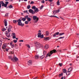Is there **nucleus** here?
<instances>
[{
	"label": "nucleus",
	"instance_id": "obj_59",
	"mask_svg": "<svg viewBox=\"0 0 79 79\" xmlns=\"http://www.w3.org/2000/svg\"><path fill=\"white\" fill-rule=\"evenodd\" d=\"M60 18H61V19H63V20H64V19H63V18L61 17H60Z\"/></svg>",
	"mask_w": 79,
	"mask_h": 79
},
{
	"label": "nucleus",
	"instance_id": "obj_42",
	"mask_svg": "<svg viewBox=\"0 0 79 79\" xmlns=\"http://www.w3.org/2000/svg\"><path fill=\"white\" fill-rule=\"evenodd\" d=\"M62 64H63L62 63H59V66H60V67L62 66Z\"/></svg>",
	"mask_w": 79,
	"mask_h": 79
},
{
	"label": "nucleus",
	"instance_id": "obj_32",
	"mask_svg": "<svg viewBox=\"0 0 79 79\" xmlns=\"http://www.w3.org/2000/svg\"><path fill=\"white\" fill-rule=\"evenodd\" d=\"M46 34L47 36L48 35H49V32H48V31H46Z\"/></svg>",
	"mask_w": 79,
	"mask_h": 79
},
{
	"label": "nucleus",
	"instance_id": "obj_5",
	"mask_svg": "<svg viewBox=\"0 0 79 79\" xmlns=\"http://www.w3.org/2000/svg\"><path fill=\"white\" fill-rule=\"evenodd\" d=\"M36 47L37 48H40L41 47V44L39 43H35Z\"/></svg>",
	"mask_w": 79,
	"mask_h": 79
},
{
	"label": "nucleus",
	"instance_id": "obj_51",
	"mask_svg": "<svg viewBox=\"0 0 79 79\" xmlns=\"http://www.w3.org/2000/svg\"><path fill=\"white\" fill-rule=\"evenodd\" d=\"M13 39H16V36H14L13 37Z\"/></svg>",
	"mask_w": 79,
	"mask_h": 79
},
{
	"label": "nucleus",
	"instance_id": "obj_21",
	"mask_svg": "<svg viewBox=\"0 0 79 79\" xmlns=\"http://www.w3.org/2000/svg\"><path fill=\"white\" fill-rule=\"evenodd\" d=\"M64 36L60 37L58 38V39H57L56 40H58V39H64Z\"/></svg>",
	"mask_w": 79,
	"mask_h": 79
},
{
	"label": "nucleus",
	"instance_id": "obj_52",
	"mask_svg": "<svg viewBox=\"0 0 79 79\" xmlns=\"http://www.w3.org/2000/svg\"><path fill=\"white\" fill-rule=\"evenodd\" d=\"M12 35H13L14 36H15L16 35L15 34V33H12Z\"/></svg>",
	"mask_w": 79,
	"mask_h": 79
},
{
	"label": "nucleus",
	"instance_id": "obj_18",
	"mask_svg": "<svg viewBox=\"0 0 79 79\" xmlns=\"http://www.w3.org/2000/svg\"><path fill=\"white\" fill-rule=\"evenodd\" d=\"M44 57H45V55H43L42 56L40 57V59L42 60V59L44 58Z\"/></svg>",
	"mask_w": 79,
	"mask_h": 79
},
{
	"label": "nucleus",
	"instance_id": "obj_17",
	"mask_svg": "<svg viewBox=\"0 0 79 79\" xmlns=\"http://www.w3.org/2000/svg\"><path fill=\"white\" fill-rule=\"evenodd\" d=\"M9 3V2H5V7H6L7 6V5Z\"/></svg>",
	"mask_w": 79,
	"mask_h": 79
},
{
	"label": "nucleus",
	"instance_id": "obj_24",
	"mask_svg": "<svg viewBox=\"0 0 79 79\" xmlns=\"http://www.w3.org/2000/svg\"><path fill=\"white\" fill-rule=\"evenodd\" d=\"M2 49H5L6 48V45L4 44L2 46Z\"/></svg>",
	"mask_w": 79,
	"mask_h": 79
},
{
	"label": "nucleus",
	"instance_id": "obj_26",
	"mask_svg": "<svg viewBox=\"0 0 79 79\" xmlns=\"http://www.w3.org/2000/svg\"><path fill=\"white\" fill-rule=\"evenodd\" d=\"M26 18H22L21 19V20H22L23 21H26Z\"/></svg>",
	"mask_w": 79,
	"mask_h": 79
},
{
	"label": "nucleus",
	"instance_id": "obj_34",
	"mask_svg": "<svg viewBox=\"0 0 79 79\" xmlns=\"http://www.w3.org/2000/svg\"><path fill=\"white\" fill-rule=\"evenodd\" d=\"M63 75V73H61L59 75V76H62Z\"/></svg>",
	"mask_w": 79,
	"mask_h": 79
},
{
	"label": "nucleus",
	"instance_id": "obj_29",
	"mask_svg": "<svg viewBox=\"0 0 79 79\" xmlns=\"http://www.w3.org/2000/svg\"><path fill=\"white\" fill-rule=\"evenodd\" d=\"M68 71H70V72H71V71H72V68H69V69H68Z\"/></svg>",
	"mask_w": 79,
	"mask_h": 79
},
{
	"label": "nucleus",
	"instance_id": "obj_33",
	"mask_svg": "<svg viewBox=\"0 0 79 79\" xmlns=\"http://www.w3.org/2000/svg\"><path fill=\"white\" fill-rule=\"evenodd\" d=\"M25 19H28L29 18V16L28 15H26L25 16Z\"/></svg>",
	"mask_w": 79,
	"mask_h": 79
},
{
	"label": "nucleus",
	"instance_id": "obj_13",
	"mask_svg": "<svg viewBox=\"0 0 79 79\" xmlns=\"http://www.w3.org/2000/svg\"><path fill=\"white\" fill-rule=\"evenodd\" d=\"M4 25L5 26H7V21L6 20V19H5L4 21Z\"/></svg>",
	"mask_w": 79,
	"mask_h": 79
},
{
	"label": "nucleus",
	"instance_id": "obj_38",
	"mask_svg": "<svg viewBox=\"0 0 79 79\" xmlns=\"http://www.w3.org/2000/svg\"><path fill=\"white\" fill-rule=\"evenodd\" d=\"M10 46H11V48H14V47H15V45L14 44H13Z\"/></svg>",
	"mask_w": 79,
	"mask_h": 79
},
{
	"label": "nucleus",
	"instance_id": "obj_49",
	"mask_svg": "<svg viewBox=\"0 0 79 79\" xmlns=\"http://www.w3.org/2000/svg\"><path fill=\"white\" fill-rule=\"evenodd\" d=\"M8 13H6L5 15V16H8Z\"/></svg>",
	"mask_w": 79,
	"mask_h": 79
},
{
	"label": "nucleus",
	"instance_id": "obj_30",
	"mask_svg": "<svg viewBox=\"0 0 79 79\" xmlns=\"http://www.w3.org/2000/svg\"><path fill=\"white\" fill-rule=\"evenodd\" d=\"M6 30V29L5 28H3L2 29V31H5Z\"/></svg>",
	"mask_w": 79,
	"mask_h": 79
},
{
	"label": "nucleus",
	"instance_id": "obj_3",
	"mask_svg": "<svg viewBox=\"0 0 79 79\" xmlns=\"http://www.w3.org/2000/svg\"><path fill=\"white\" fill-rule=\"evenodd\" d=\"M64 32L60 33V32H58L54 33L52 35H53V37H56V35H59V36H61V35H64Z\"/></svg>",
	"mask_w": 79,
	"mask_h": 79
},
{
	"label": "nucleus",
	"instance_id": "obj_46",
	"mask_svg": "<svg viewBox=\"0 0 79 79\" xmlns=\"http://www.w3.org/2000/svg\"><path fill=\"white\" fill-rule=\"evenodd\" d=\"M41 3H45V1L44 0L42 1Z\"/></svg>",
	"mask_w": 79,
	"mask_h": 79
},
{
	"label": "nucleus",
	"instance_id": "obj_14",
	"mask_svg": "<svg viewBox=\"0 0 79 79\" xmlns=\"http://www.w3.org/2000/svg\"><path fill=\"white\" fill-rule=\"evenodd\" d=\"M32 61L30 60L28 62L27 64L28 65H31L32 64Z\"/></svg>",
	"mask_w": 79,
	"mask_h": 79
},
{
	"label": "nucleus",
	"instance_id": "obj_58",
	"mask_svg": "<svg viewBox=\"0 0 79 79\" xmlns=\"http://www.w3.org/2000/svg\"><path fill=\"white\" fill-rule=\"evenodd\" d=\"M2 46V44L0 43V47H1Z\"/></svg>",
	"mask_w": 79,
	"mask_h": 79
},
{
	"label": "nucleus",
	"instance_id": "obj_23",
	"mask_svg": "<svg viewBox=\"0 0 79 79\" xmlns=\"http://www.w3.org/2000/svg\"><path fill=\"white\" fill-rule=\"evenodd\" d=\"M17 21L16 20H13V23L14 24H16L17 23Z\"/></svg>",
	"mask_w": 79,
	"mask_h": 79
},
{
	"label": "nucleus",
	"instance_id": "obj_15",
	"mask_svg": "<svg viewBox=\"0 0 79 79\" xmlns=\"http://www.w3.org/2000/svg\"><path fill=\"white\" fill-rule=\"evenodd\" d=\"M8 58H9V59H11V60L12 61H14V59H13V58H12V56H8Z\"/></svg>",
	"mask_w": 79,
	"mask_h": 79
},
{
	"label": "nucleus",
	"instance_id": "obj_19",
	"mask_svg": "<svg viewBox=\"0 0 79 79\" xmlns=\"http://www.w3.org/2000/svg\"><path fill=\"white\" fill-rule=\"evenodd\" d=\"M50 17H51L52 18H53L54 17V18H58V19H60V18L59 17H58L56 16H54V15H51L49 16Z\"/></svg>",
	"mask_w": 79,
	"mask_h": 79
},
{
	"label": "nucleus",
	"instance_id": "obj_25",
	"mask_svg": "<svg viewBox=\"0 0 79 79\" xmlns=\"http://www.w3.org/2000/svg\"><path fill=\"white\" fill-rule=\"evenodd\" d=\"M39 58V56L38 55H36L35 56V59H38Z\"/></svg>",
	"mask_w": 79,
	"mask_h": 79
},
{
	"label": "nucleus",
	"instance_id": "obj_57",
	"mask_svg": "<svg viewBox=\"0 0 79 79\" xmlns=\"http://www.w3.org/2000/svg\"><path fill=\"white\" fill-rule=\"evenodd\" d=\"M64 79H66V77H65V76H64Z\"/></svg>",
	"mask_w": 79,
	"mask_h": 79
},
{
	"label": "nucleus",
	"instance_id": "obj_43",
	"mask_svg": "<svg viewBox=\"0 0 79 79\" xmlns=\"http://www.w3.org/2000/svg\"><path fill=\"white\" fill-rule=\"evenodd\" d=\"M34 2L33 1H31L30 2V4L31 5L32 4H34Z\"/></svg>",
	"mask_w": 79,
	"mask_h": 79
},
{
	"label": "nucleus",
	"instance_id": "obj_9",
	"mask_svg": "<svg viewBox=\"0 0 79 79\" xmlns=\"http://www.w3.org/2000/svg\"><path fill=\"white\" fill-rule=\"evenodd\" d=\"M13 58V59L14 60V61H13V62H15V61H18V58L16 56H14Z\"/></svg>",
	"mask_w": 79,
	"mask_h": 79
},
{
	"label": "nucleus",
	"instance_id": "obj_53",
	"mask_svg": "<svg viewBox=\"0 0 79 79\" xmlns=\"http://www.w3.org/2000/svg\"><path fill=\"white\" fill-rule=\"evenodd\" d=\"M6 52H8V49L6 48Z\"/></svg>",
	"mask_w": 79,
	"mask_h": 79
},
{
	"label": "nucleus",
	"instance_id": "obj_4",
	"mask_svg": "<svg viewBox=\"0 0 79 79\" xmlns=\"http://www.w3.org/2000/svg\"><path fill=\"white\" fill-rule=\"evenodd\" d=\"M18 23V26H22V27H23L24 26V23H22V22H21V18H20L19 19L17 20Z\"/></svg>",
	"mask_w": 79,
	"mask_h": 79
},
{
	"label": "nucleus",
	"instance_id": "obj_35",
	"mask_svg": "<svg viewBox=\"0 0 79 79\" xmlns=\"http://www.w3.org/2000/svg\"><path fill=\"white\" fill-rule=\"evenodd\" d=\"M13 8V6H12V5H10L9 6V8Z\"/></svg>",
	"mask_w": 79,
	"mask_h": 79
},
{
	"label": "nucleus",
	"instance_id": "obj_2",
	"mask_svg": "<svg viewBox=\"0 0 79 79\" xmlns=\"http://www.w3.org/2000/svg\"><path fill=\"white\" fill-rule=\"evenodd\" d=\"M56 50L55 49H54L52 51H51L50 52H48L47 55H46V56L45 57V58H47V57H48V56H51V55H52L53 53H56Z\"/></svg>",
	"mask_w": 79,
	"mask_h": 79
},
{
	"label": "nucleus",
	"instance_id": "obj_45",
	"mask_svg": "<svg viewBox=\"0 0 79 79\" xmlns=\"http://www.w3.org/2000/svg\"><path fill=\"white\" fill-rule=\"evenodd\" d=\"M17 40H14V43H16V42H17Z\"/></svg>",
	"mask_w": 79,
	"mask_h": 79
},
{
	"label": "nucleus",
	"instance_id": "obj_27",
	"mask_svg": "<svg viewBox=\"0 0 79 79\" xmlns=\"http://www.w3.org/2000/svg\"><path fill=\"white\" fill-rule=\"evenodd\" d=\"M27 21H28V22H29L31 21V18H29L27 19Z\"/></svg>",
	"mask_w": 79,
	"mask_h": 79
},
{
	"label": "nucleus",
	"instance_id": "obj_62",
	"mask_svg": "<svg viewBox=\"0 0 79 79\" xmlns=\"http://www.w3.org/2000/svg\"><path fill=\"white\" fill-rule=\"evenodd\" d=\"M24 2H27V0H24Z\"/></svg>",
	"mask_w": 79,
	"mask_h": 79
},
{
	"label": "nucleus",
	"instance_id": "obj_7",
	"mask_svg": "<svg viewBox=\"0 0 79 79\" xmlns=\"http://www.w3.org/2000/svg\"><path fill=\"white\" fill-rule=\"evenodd\" d=\"M38 35V37H39V38L40 37V38H41L42 39L43 37H44V35L42 34L41 35V33H39L37 34Z\"/></svg>",
	"mask_w": 79,
	"mask_h": 79
},
{
	"label": "nucleus",
	"instance_id": "obj_28",
	"mask_svg": "<svg viewBox=\"0 0 79 79\" xmlns=\"http://www.w3.org/2000/svg\"><path fill=\"white\" fill-rule=\"evenodd\" d=\"M56 4L57 5H60V0H58L57 3H56Z\"/></svg>",
	"mask_w": 79,
	"mask_h": 79
},
{
	"label": "nucleus",
	"instance_id": "obj_63",
	"mask_svg": "<svg viewBox=\"0 0 79 79\" xmlns=\"http://www.w3.org/2000/svg\"><path fill=\"white\" fill-rule=\"evenodd\" d=\"M76 2H79V0H76Z\"/></svg>",
	"mask_w": 79,
	"mask_h": 79
},
{
	"label": "nucleus",
	"instance_id": "obj_55",
	"mask_svg": "<svg viewBox=\"0 0 79 79\" xmlns=\"http://www.w3.org/2000/svg\"><path fill=\"white\" fill-rule=\"evenodd\" d=\"M13 44V43H10V46L11 45H12V44Z\"/></svg>",
	"mask_w": 79,
	"mask_h": 79
},
{
	"label": "nucleus",
	"instance_id": "obj_39",
	"mask_svg": "<svg viewBox=\"0 0 79 79\" xmlns=\"http://www.w3.org/2000/svg\"><path fill=\"white\" fill-rule=\"evenodd\" d=\"M54 11H55V12L56 13H58L59 12V11H60V10H54Z\"/></svg>",
	"mask_w": 79,
	"mask_h": 79
},
{
	"label": "nucleus",
	"instance_id": "obj_44",
	"mask_svg": "<svg viewBox=\"0 0 79 79\" xmlns=\"http://www.w3.org/2000/svg\"><path fill=\"white\" fill-rule=\"evenodd\" d=\"M53 15H55V14H56V13L55 11L54 10L53 11Z\"/></svg>",
	"mask_w": 79,
	"mask_h": 79
},
{
	"label": "nucleus",
	"instance_id": "obj_11",
	"mask_svg": "<svg viewBox=\"0 0 79 79\" xmlns=\"http://www.w3.org/2000/svg\"><path fill=\"white\" fill-rule=\"evenodd\" d=\"M49 48V45L48 44H46L45 45L44 47V48L45 50H47L48 48Z\"/></svg>",
	"mask_w": 79,
	"mask_h": 79
},
{
	"label": "nucleus",
	"instance_id": "obj_64",
	"mask_svg": "<svg viewBox=\"0 0 79 79\" xmlns=\"http://www.w3.org/2000/svg\"><path fill=\"white\" fill-rule=\"evenodd\" d=\"M70 0H67V2H69Z\"/></svg>",
	"mask_w": 79,
	"mask_h": 79
},
{
	"label": "nucleus",
	"instance_id": "obj_40",
	"mask_svg": "<svg viewBox=\"0 0 79 79\" xmlns=\"http://www.w3.org/2000/svg\"><path fill=\"white\" fill-rule=\"evenodd\" d=\"M43 7H44V5H42L41 7L40 8V10H42L43 8Z\"/></svg>",
	"mask_w": 79,
	"mask_h": 79
},
{
	"label": "nucleus",
	"instance_id": "obj_60",
	"mask_svg": "<svg viewBox=\"0 0 79 79\" xmlns=\"http://www.w3.org/2000/svg\"><path fill=\"white\" fill-rule=\"evenodd\" d=\"M19 46H21V44L20 43V44H19Z\"/></svg>",
	"mask_w": 79,
	"mask_h": 79
},
{
	"label": "nucleus",
	"instance_id": "obj_48",
	"mask_svg": "<svg viewBox=\"0 0 79 79\" xmlns=\"http://www.w3.org/2000/svg\"><path fill=\"white\" fill-rule=\"evenodd\" d=\"M27 10H25L23 11V13H27Z\"/></svg>",
	"mask_w": 79,
	"mask_h": 79
},
{
	"label": "nucleus",
	"instance_id": "obj_54",
	"mask_svg": "<svg viewBox=\"0 0 79 79\" xmlns=\"http://www.w3.org/2000/svg\"><path fill=\"white\" fill-rule=\"evenodd\" d=\"M2 7V4L1 3H0V8L1 9V7Z\"/></svg>",
	"mask_w": 79,
	"mask_h": 79
},
{
	"label": "nucleus",
	"instance_id": "obj_47",
	"mask_svg": "<svg viewBox=\"0 0 79 79\" xmlns=\"http://www.w3.org/2000/svg\"><path fill=\"white\" fill-rule=\"evenodd\" d=\"M27 47H28L29 48H30V46L29 45H27Z\"/></svg>",
	"mask_w": 79,
	"mask_h": 79
},
{
	"label": "nucleus",
	"instance_id": "obj_56",
	"mask_svg": "<svg viewBox=\"0 0 79 79\" xmlns=\"http://www.w3.org/2000/svg\"><path fill=\"white\" fill-rule=\"evenodd\" d=\"M37 79V77H36L34 78L33 79Z\"/></svg>",
	"mask_w": 79,
	"mask_h": 79
},
{
	"label": "nucleus",
	"instance_id": "obj_20",
	"mask_svg": "<svg viewBox=\"0 0 79 79\" xmlns=\"http://www.w3.org/2000/svg\"><path fill=\"white\" fill-rule=\"evenodd\" d=\"M45 40H49V37H44V38Z\"/></svg>",
	"mask_w": 79,
	"mask_h": 79
},
{
	"label": "nucleus",
	"instance_id": "obj_1",
	"mask_svg": "<svg viewBox=\"0 0 79 79\" xmlns=\"http://www.w3.org/2000/svg\"><path fill=\"white\" fill-rule=\"evenodd\" d=\"M32 8L33 9L34 11L33 10L30 9L28 10V11L29 13H31L32 15H33V14H35V13H37V12H39V9H38V8H36L35 6H34L32 7Z\"/></svg>",
	"mask_w": 79,
	"mask_h": 79
},
{
	"label": "nucleus",
	"instance_id": "obj_12",
	"mask_svg": "<svg viewBox=\"0 0 79 79\" xmlns=\"http://www.w3.org/2000/svg\"><path fill=\"white\" fill-rule=\"evenodd\" d=\"M0 3H1V5L2 4V6H4V7H5V4L4 2H3V1H2L0 2Z\"/></svg>",
	"mask_w": 79,
	"mask_h": 79
},
{
	"label": "nucleus",
	"instance_id": "obj_50",
	"mask_svg": "<svg viewBox=\"0 0 79 79\" xmlns=\"http://www.w3.org/2000/svg\"><path fill=\"white\" fill-rule=\"evenodd\" d=\"M19 42H24V41L23 40H19Z\"/></svg>",
	"mask_w": 79,
	"mask_h": 79
},
{
	"label": "nucleus",
	"instance_id": "obj_37",
	"mask_svg": "<svg viewBox=\"0 0 79 79\" xmlns=\"http://www.w3.org/2000/svg\"><path fill=\"white\" fill-rule=\"evenodd\" d=\"M28 22V21H26L25 22V24H28L29 23V22Z\"/></svg>",
	"mask_w": 79,
	"mask_h": 79
},
{
	"label": "nucleus",
	"instance_id": "obj_8",
	"mask_svg": "<svg viewBox=\"0 0 79 79\" xmlns=\"http://www.w3.org/2000/svg\"><path fill=\"white\" fill-rule=\"evenodd\" d=\"M5 34L7 37H8L9 38L10 37V32H8L7 31H5Z\"/></svg>",
	"mask_w": 79,
	"mask_h": 79
},
{
	"label": "nucleus",
	"instance_id": "obj_61",
	"mask_svg": "<svg viewBox=\"0 0 79 79\" xmlns=\"http://www.w3.org/2000/svg\"><path fill=\"white\" fill-rule=\"evenodd\" d=\"M41 32V30H39V31H38V32Z\"/></svg>",
	"mask_w": 79,
	"mask_h": 79
},
{
	"label": "nucleus",
	"instance_id": "obj_31",
	"mask_svg": "<svg viewBox=\"0 0 79 79\" xmlns=\"http://www.w3.org/2000/svg\"><path fill=\"white\" fill-rule=\"evenodd\" d=\"M45 1H46V2H47V1H48L50 2H53V0H45Z\"/></svg>",
	"mask_w": 79,
	"mask_h": 79
},
{
	"label": "nucleus",
	"instance_id": "obj_10",
	"mask_svg": "<svg viewBox=\"0 0 79 79\" xmlns=\"http://www.w3.org/2000/svg\"><path fill=\"white\" fill-rule=\"evenodd\" d=\"M12 28V27L11 26V25H9L8 26V28L7 30L8 32H10V31H11V29Z\"/></svg>",
	"mask_w": 79,
	"mask_h": 79
},
{
	"label": "nucleus",
	"instance_id": "obj_6",
	"mask_svg": "<svg viewBox=\"0 0 79 79\" xmlns=\"http://www.w3.org/2000/svg\"><path fill=\"white\" fill-rule=\"evenodd\" d=\"M33 20H35L36 19V20H35V23H37V21H39V17H37L36 16H33Z\"/></svg>",
	"mask_w": 79,
	"mask_h": 79
},
{
	"label": "nucleus",
	"instance_id": "obj_36",
	"mask_svg": "<svg viewBox=\"0 0 79 79\" xmlns=\"http://www.w3.org/2000/svg\"><path fill=\"white\" fill-rule=\"evenodd\" d=\"M27 9H29L31 8V6L30 5H28L27 7Z\"/></svg>",
	"mask_w": 79,
	"mask_h": 79
},
{
	"label": "nucleus",
	"instance_id": "obj_41",
	"mask_svg": "<svg viewBox=\"0 0 79 79\" xmlns=\"http://www.w3.org/2000/svg\"><path fill=\"white\" fill-rule=\"evenodd\" d=\"M46 53H47V52L45 51H44L43 52V54L44 55H46Z\"/></svg>",
	"mask_w": 79,
	"mask_h": 79
},
{
	"label": "nucleus",
	"instance_id": "obj_22",
	"mask_svg": "<svg viewBox=\"0 0 79 79\" xmlns=\"http://www.w3.org/2000/svg\"><path fill=\"white\" fill-rule=\"evenodd\" d=\"M63 71L64 73H66L67 71L66 70V69H63Z\"/></svg>",
	"mask_w": 79,
	"mask_h": 79
},
{
	"label": "nucleus",
	"instance_id": "obj_16",
	"mask_svg": "<svg viewBox=\"0 0 79 79\" xmlns=\"http://www.w3.org/2000/svg\"><path fill=\"white\" fill-rule=\"evenodd\" d=\"M70 74L71 72H70V71H68V72H66V74L67 76H69V75Z\"/></svg>",
	"mask_w": 79,
	"mask_h": 79
}]
</instances>
